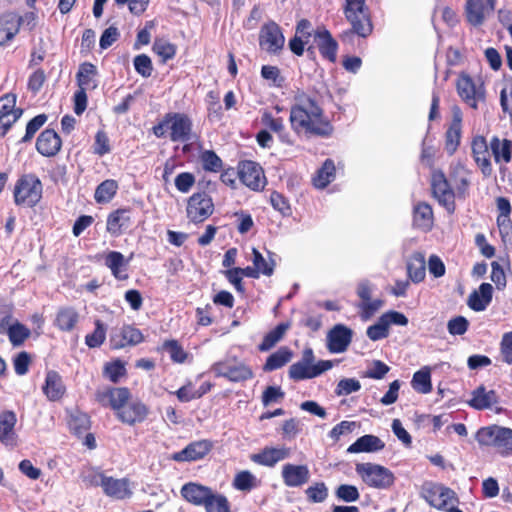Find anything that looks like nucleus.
<instances>
[{"label": "nucleus", "mask_w": 512, "mask_h": 512, "mask_svg": "<svg viewBox=\"0 0 512 512\" xmlns=\"http://www.w3.org/2000/svg\"><path fill=\"white\" fill-rule=\"evenodd\" d=\"M289 123L296 136L307 139L330 138L335 131L320 102L302 89L293 93Z\"/></svg>", "instance_id": "obj_1"}, {"label": "nucleus", "mask_w": 512, "mask_h": 512, "mask_svg": "<svg viewBox=\"0 0 512 512\" xmlns=\"http://www.w3.org/2000/svg\"><path fill=\"white\" fill-rule=\"evenodd\" d=\"M473 175V171L462 162L450 165L448 177L441 169L432 171L430 180L432 196L448 214L455 213L456 198L466 200L470 196Z\"/></svg>", "instance_id": "obj_2"}, {"label": "nucleus", "mask_w": 512, "mask_h": 512, "mask_svg": "<svg viewBox=\"0 0 512 512\" xmlns=\"http://www.w3.org/2000/svg\"><path fill=\"white\" fill-rule=\"evenodd\" d=\"M95 400L104 408H110L122 424L136 426L145 422L149 407L139 399H132L127 387H106L95 392Z\"/></svg>", "instance_id": "obj_3"}, {"label": "nucleus", "mask_w": 512, "mask_h": 512, "mask_svg": "<svg viewBox=\"0 0 512 512\" xmlns=\"http://www.w3.org/2000/svg\"><path fill=\"white\" fill-rule=\"evenodd\" d=\"M343 14L351 25L350 29L343 31L339 38L343 43H351L354 35L367 38L373 32V23L366 0H344Z\"/></svg>", "instance_id": "obj_4"}, {"label": "nucleus", "mask_w": 512, "mask_h": 512, "mask_svg": "<svg viewBox=\"0 0 512 512\" xmlns=\"http://www.w3.org/2000/svg\"><path fill=\"white\" fill-rule=\"evenodd\" d=\"M152 133L157 138L169 137L172 142H190L196 138L193 132V120L181 112H167L162 119L152 127Z\"/></svg>", "instance_id": "obj_5"}, {"label": "nucleus", "mask_w": 512, "mask_h": 512, "mask_svg": "<svg viewBox=\"0 0 512 512\" xmlns=\"http://www.w3.org/2000/svg\"><path fill=\"white\" fill-rule=\"evenodd\" d=\"M475 440L481 448L493 451L506 458L512 456V429L497 424L480 427Z\"/></svg>", "instance_id": "obj_6"}, {"label": "nucleus", "mask_w": 512, "mask_h": 512, "mask_svg": "<svg viewBox=\"0 0 512 512\" xmlns=\"http://www.w3.org/2000/svg\"><path fill=\"white\" fill-rule=\"evenodd\" d=\"M43 185L34 173L21 175L14 186L13 198L18 206L35 207L42 199Z\"/></svg>", "instance_id": "obj_7"}, {"label": "nucleus", "mask_w": 512, "mask_h": 512, "mask_svg": "<svg viewBox=\"0 0 512 512\" xmlns=\"http://www.w3.org/2000/svg\"><path fill=\"white\" fill-rule=\"evenodd\" d=\"M456 90L461 100L470 108L477 110L479 102L486 99L484 83L473 79L468 73L461 72L456 80Z\"/></svg>", "instance_id": "obj_8"}, {"label": "nucleus", "mask_w": 512, "mask_h": 512, "mask_svg": "<svg viewBox=\"0 0 512 512\" xmlns=\"http://www.w3.org/2000/svg\"><path fill=\"white\" fill-rule=\"evenodd\" d=\"M357 474L369 487L387 489L395 481L394 474L386 467L373 463H358L355 468Z\"/></svg>", "instance_id": "obj_9"}, {"label": "nucleus", "mask_w": 512, "mask_h": 512, "mask_svg": "<svg viewBox=\"0 0 512 512\" xmlns=\"http://www.w3.org/2000/svg\"><path fill=\"white\" fill-rule=\"evenodd\" d=\"M215 210L212 197L206 192H195L188 199L186 204V217L193 224H200L206 221Z\"/></svg>", "instance_id": "obj_10"}, {"label": "nucleus", "mask_w": 512, "mask_h": 512, "mask_svg": "<svg viewBox=\"0 0 512 512\" xmlns=\"http://www.w3.org/2000/svg\"><path fill=\"white\" fill-rule=\"evenodd\" d=\"M212 370L217 377H223L231 382H244L254 377L250 366L236 359H226L213 364Z\"/></svg>", "instance_id": "obj_11"}, {"label": "nucleus", "mask_w": 512, "mask_h": 512, "mask_svg": "<svg viewBox=\"0 0 512 512\" xmlns=\"http://www.w3.org/2000/svg\"><path fill=\"white\" fill-rule=\"evenodd\" d=\"M237 175L241 183L253 191L263 190L267 183L263 168L252 160L240 161Z\"/></svg>", "instance_id": "obj_12"}, {"label": "nucleus", "mask_w": 512, "mask_h": 512, "mask_svg": "<svg viewBox=\"0 0 512 512\" xmlns=\"http://www.w3.org/2000/svg\"><path fill=\"white\" fill-rule=\"evenodd\" d=\"M259 45L269 54L278 55L284 49L285 37L275 21L265 23L259 32Z\"/></svg>", "instance_id": "obj_13"}, {"label": "nucleus", "mask_w": 512, "mask_h": 512, "mask_svg": "<svg viewBox=\"0 0 512 512\" xmlns=\"http://www.w3.org/2000/svg\"><path fill=\"white\" fill-rule=\"evenodd\" d=\"M421 496L430 506L438 510L445 509L452 500L456 499V494L452 489L434 482L423 484Z\"/></svg>", "instance_id": "obj_14"}, {"label": "nucleus", "mask_w": 512, "mask_h": 512, "mask_svg": "<svg viewBox=\"0 0 512 512\" xmlns=\"http://www.w3.org/2000/svg\"><path fill=\"white\" fill-rule=\"evenodd\" d=\"M22 113L23 110L16 107L15 94L8 93L0 97V138L7 134Z\"/></svg>", "instance_id": "obj_15"}, {"label": "nucleus", "mask_w": 512, "mask_h": 512, "mask_svg": "<svg viewBox=\"0 0 512 512\" xmlns=\"http://www.w3.org/2000/svg\"><path fill=\"white\" fill-rule=\"evenodd\" d=\"M497 0H466L464 14L466 21L474 26H481L486 16L496 8Z\"/></svg>", "instance_id": "obj_16"}, {"label": "nucleus", "mask_w": 512, "mask_h": 512, "mask_svg": "<svg viewBox=\"0 0 512 512\" xmlns=\"http://www.w3.org/2000/svg\"><path fill=\"white\" fill-rule=\"evenodd\" d=\"M134 223L133 209L121 207L111 211L106 219V231L113 237L121 236Z\"/></svg>", "instance_id": "obj_17"}, {"label": "nucleus", "mask_w": 512, "mask_h": 512, "mask_svg": "<svg viewBox=\"0 0 512 512\" xmlns=\"http://www.w3.org/2000/svg\"><path fill=\"white\" fill-rule=\"evenodd\" d=\"M144 341V335L140 329L133 325H123L120 329L110 334V347L119 350L127 346H136Z\"/></svg>", "instance_id": "obj_18"}, {"label": "nucleus", "mask_w": 512, "mask_h": 512, "mask_svg": "<svg viewBox=\"0 0 512 512\" xmlns=\"http://www.w3.org/2000/svg\"><path fill=\"white\" fill-rule=\"evenodd\" d=\"M356 293L361 300L357 307L363 320L370 319L384 304V301L381 299H371L372 285L367 280L361 281L357 285Z\"/></svg>", "instance_id": "obj_19"}, {"label": "nucleus", "mask_w": 512, "mask_h": 512, "mask_svg": "<svg viewBox=\"0 0 512 512\" xmlns=\"http://www.w3.org/2000/svg\"><path fill=\"white\" fill-rule=\"evenodd\" d=\"M100 486L106 496L116 499L124 500L132 496L130 482L127 478L117 479L112 476H106L104 473H99Z\"/></svg>", "instance_id": "obj_20"}, {"label": "nucleus", "mask_w": 512, "mask_h": 512, "mask_svg": "<svg viewBox=\"0 0 512 512\" xmlns=\"http://www.w3.org/2000/svg\"><path fill=\"white\" fill-rule=\"evenodd\" d=\"M490 143L482 135H476L471 142V153L473 160L480 169L484 177H490L493 172L490 160Z\"/></svg>", "instance_id": "obj_21"}, {"label": "nucleus", "mask_w": 512, "mask_h": 512, "mask_svg": "<svg viewBox=\"0 0 512 512\" xmlns=\"http://www.w3.org/2000/svg\"><path fill=\"white\" fill-rule=\"evenodd\" d=\"M333 367L330 360H320L315 365L293 363L289 367V377L294 381L315 378Z\"/></svg>", "instance_id": "obj_22"}, {"label": "nucleus", "mask_w": 512, "mask_h": 512, "mask_svg": "<svg viewBox=\"0 0 512 512\" xmlns=\"http://www.w3.org/2000/svg\"><path fill=\"white\" fill-rule=\"evenodd\" d=\"M352 338V329L344 324H336L327 334V348L331 353H343L348 349Z\"/></svg>", "instance_id": "obj_23"}, {"label": "nucleus", "mask_w": 512, "mask_h": 512, "mask_svg": "<svg viewBox=\"0 0 512 512\" xmlns=\"http://www.w3.org/2000/svg\"><path fill=\"white\" fill-rule=\"evenodd\" d=\"M61 148L62 139L52 128L44 129L36 139L35 149L44 157H55L61 151Z\"/></svg>", "instance_id": "obj_24"}, {"label": "nucleus", "mask_w": 512, "mask_h": 512, "mask_svg": "<svg viewBox=\"0 0 512 512\" xmlns=\"http://www.w3.org/2000/svg\"><path fill=\"white\" fill-rule=\"evenodd\" d=\"M213 444L210 440H198L189 443L181 451L172 454L171 459L176 462H191L203 459L212 450Z\"/></svg>", "instance_id": "obj_25"}, {"label": "nucleus", "mask_w": 512, "mask_h": 512, "mask_svg": "<svg viewBox=\"0 0 512 512\" xmlns=\"http://www.w3.org/2000/svg\"><path fill=\"white\" fill-rule=\"evenodd\" d=\"M462 135V112L459 107L453 108L452 121L445 132L444 149L449 156L458 150Z\"/></svg>", "instance_id": "obj_26"}, {"label": "nucleus", "mask_w": 512, "mask_h": 512, "mask_svg": "<svg viewBox=\"0 0 512 512\" xmlns=\"http://www.w3.org/2000/svg\"><path fill=\"white\" fill-rule=\"evenodd\" d=\"M291 454L288 447L265 446L258 453L250 455V460L258 465L274 467L278 462L287 459Z\"/></svg>", "instance_id": "obj_27"}, {"label": "nucleus", "mask_w": 512, "mask_h": 512, "mask_svg": "<svg viewBox=\"0 0 512 512\" xmlns=\"http://www.w3.org/2000/svg\"><path fill=\"white\" fill-rule=\"evenodd\" d=\"M214 491L205 485L197 482L185 483L180 490L182 498L194 505L205 507Z\"/></svg>", "instance_id": "obj_28"}, {"label": "nucleus", "mask_w": 512, "mask_h": 512, "mask_svg": "<svg viewBox=\"0 0 512 512\" xmlns=\"http://www.w3.org/2000/svg\"><path fill=\"white\" fill-rule=\"evenodd\" d=\"M16 424L17 415L13 410L5 409L0 412V442L3 445L15 446L17 444Z\"/></svg>", "instance_id": "obj_29"}, {"label": "nucleus", "mask_w": 512, "mask_h": 512, "mask_svg": "<svg viewBox=\"0 0 512 512\" xmlns=\"http://www.w3.org/2000/svg\"><path fill=\"white\" fill-rule=\"evenodd\" d=\"M261 124L274 132L282 144L293 146L295 141L290 132L286 129L284 119L282 117H274L267 110L261 113Z\"/></svg>", "instance_id": "obj_30"}, {"label": "nucleus", "mask_w": 512, "mask_h": 512, "mask_svg": "<svg viewBox=\"0 0 512 512\" xmlns=\"http://www.w3.org/2000/svg\"><path fill=\"white\" fill-rule=\"evenodd\" d=\"M282 479L287 487H301L310 478V471L306 465L285 464L282 467Z\"/></svg>", "instance_id": "obj_31"}, {"label": "nucleus", "mask_w": 512, "mask_h": 512, "mask_svg": "<svg viewBox=\"0 0 512 512\" xmlns=\"http://www.w3.org/2000/svg\"><path fill=\"white\" fill-rule=\"evenodd\" d=\"M499 402V397L495 390H487L486 387L481 384L471 392V399L467 401V404L479 411H483L491 408L493 405Z\"/></svg>", "instance_id": "obj_32"}, {"label": "nucleus", "mask_w": 512, "mask_h": 512, "mask_svg": "<svg viewBox=\"0 0 512 512\" xmlns=\"http://www.w3.org/2000/svg\"><path fill=\"white\" fill-rule=\"evenodd\" d=\"M317 47L320 55L331 63L337 59L338 43L327 29L317 30L315 33Z\"/></svg>", "instance_id": "obj_33"}, {"label": "nucleus", "mask_w": 512, "mask_h": 512, "mask_svg": "<svg viewBox=\"0 0 512 512\" xmlns=\"http://www.w3.org/2000/svg\"><path fill=\"white\" fill-rule=\"evenodd\" d=\"M42 391L50 401H58L64 396L66 387L61 375L57 371H47Z\"/></svg>", "instance_id": "obj_34"}, {"label": "nucleus", "mask_w": 512, "mask_h": 512, "mask_svg": "<svg viewBox=\"0 0 512 512\" xmlns=\"http://www.w3.org/2000/svg\"><path fill=\"white\" fill-rule=\"evenodd\" d=\"M434 225L433 209L426 202H419L413 208V226L421 231L429 232Z\"/></svg>", "instance_id": "obj_35"}, {"label": "nucleus", "mask_w": 512, "mask_h": 512, "mask_svg": "<svg viewBox=\"0 0 512 512\" xmlns=\"http://www.w3.org/2000/svg\"><path fill=\"white\" fill-rule=\"evenodd\" d=\"M490 150L496 164H508L512 159V140L493 136L490 140Z\"/></svg>", "instance_id": "obj_36"}, {"label": "nucleus", "mask_w": 512, "mask_h": 512, "mask_svg": "<svg viewBox=\"0 0 512 512\" xmlns=\"http://www.w3.org/2000/svg\"><path fill=\"white\" fill-rule=\"evenodd\" d=\"M98 70L91 62H83L79 65L76 73V82L78 88L93 90L98 86Z\"/></svg>", "instance_id": "obj_37"}, {"label": "nucleus", "mask_w": 512, "mask_h": 512, "mask_svg": "<svg viewBox=\"0 0 512 512\" xmlns=\"http://www.w3.org/2000/svg\"><path fill=\"white\" fill-rule=\"evenodd\" d=\"M79 322V313L74 307H60L56 312L54 325L62 332H71Z\"/></svg>", "instance_id": "obj_38"}, {"label": "nucleus", "mask_w": 512, "mask_h": 512, "mask_svg": "<svg viewBox=\"0 0 512 512\" xmlns=\"http://www.w3.org/2000/svg\"><path fill=\"white\" fill-rule=\"evenodd\" d=\"M493 287L490 283H482L478 291H473L468 298V306L476 312L483 311L491 303Z\"/></svg>", "instance_id": "obj_39"}, {"label": "nucleus", "mask_w": 512, "mask_h": 512, "mask_svg": "<svg viewBox=\"0 0 512 512\" xmlns=\"http://www.w3.org/2000/svg\"><path fill=\"white\" fill-rule=\"evenodd\" d=\"M129 259H125L124 255L119 251H109L105 255V265L110 269L112 275L117 280L128 279L126 273Z\"/></svg>", "instance_id": "obj_40"}, {"label": "nucleus", "mask_w": 512, "mask_h": 512, "mask_svg": "<svg viewBox=\"0 0 512 512\" xmlns=\"http://www.w3.org/2000/svg\"><path fill=\"white\" fill-rule=\"evenodd\" d=\"M385 443L378 437L372 434H366L359 437L352 443L348 449V453H371L383 450Z\"/></svg>", "instance_id": "obj_41"}, {"label": "nucleus", "mask_w": 512, "mask_h": 512, "mask_svg": "<svg viewBox=\"0 0 512 512\" xmlns=\"http://www.w3.org/2000/svg\"><path fill=\"white\" fill-rule=\"evenodd\" d=\"M407 273L409 279L414 283H420L426 276L425 257L420 252L413 253L407 262Z\"/></svg>", "instance_id": "obj_42"}, {"label": "nucleus", "mask_w": 512, "mask_h": 512, "mask_svg": "<svg viewBox=\"0 0 512 512\" xmlns=\"http://www.w3.org/2000/svg\"><path fill=\"white\" fill-rule=\"evenodd\" d=\"M119 189L118 182L114 179L102 181L95 189L94 200L98 204L109 203L117 194Z\"/></svg>", "instance_id": "obj_43"}, {"label": "nucleus", "mask_w": 512, "mask_h": 512, "mask_svg": "<svg viewBox=\"0 0 512 512\" xmlns=\"http://www.w3.org/2000/svg\"><path fill=\"white\" fill-rule=\"evenodd\" d=\"M335 172L334 161L326 159L313 178L314 186L321 189L327 187L334 180Z\"/></svg>", "instance_id": "obj_44"}, {"label": "nucleus", "mask_w": 512, "mask_h": 512, "mask_svg": "<svg viewBox=\"0 0 512 512\" xmlns=\"http://www.w3.org/2000/svg\"><path fill=\"white\" fill-rule=\"evenodd\" d=\"M292 358V352L288 347H281L266 359L263 370L270 372L286 365Z\"/></svg>", "instance_id": "obj_45"}, {"label": "nucleus", "mask_w": 512, "mask_h": 512, "mask_svg": "<svg viewBox=\"0 0 512 512\" xmlns=\"http://www.w3.org/2000/svg\"><path fill=\"white\" fill-rule=\"evenodd\" d=\"M290 328L289 322L279 323L274 329L269 331L264 337L258 348L260 351H268L273 348L285 335Z\"/></svg>", "instance_id": "obj_46"}, {"label": "nucleus", "mask_w": 512, "mask_h": 512, "mask_svg": "<svg viewBox=\"0 0 512 512\" xmlns=\"http://www.w3.org/2000/svg\"><path fill=\"white\" fill-rule=\"evenodd\" d=\"M411 385L415 391L421 394H428L432 391L431 370L428 366L416 371L411 380Z\"/></svg>", "instance_id": "obj_47"}, {"label": "nucleus", "mask_w": 512, "mask_h": 512, "mask_svg": "<svg viewBox=\"0 0 512 512\" xmlns=\"http://www.w3.org/2000/svg\"><path fill=\"white\" fill-rule=\"evenodd\" d=\"M232 485L236 490L249 492L260 485V480L250 471L242 470L235 475Z\"/></svg>", "instance_id": "obj_48"}, {"label": "nucleus", "mask_w": 512, "mask_h": 512, "mask_svg": "<svg viewBox=\"0 0 512 512\" xmlns=\"http://www.w3.org/2000/svg\"><path fill=\"white\" fill-rule=\"evenodd\" d=\"M152 51L161 58L162 63H166L175 57L177 46L164 38H155Z\"/></svg>", "instance_id": "obj_49"}, {"label": "nucleus", "mask_w": 512, "mask_h": 512, "mask_svg": "<svg viewBox=\"0 0 512 512\" xmlns=\"http://www.w3.org/2000/svg\"><path fill=\"white\" fill-rule=\"evenodd\" d=\"M127 370L125 363L120 359L105 363L103 367V376L112 383H118L120 379L126 376Z\"/></svg>", "instance_id": "obj_50"}, {"label": "nucleus", "mask_w": 512, "mask_h": 512, "mask_svg": "<svg viewBox=\"0 0 512 512\" xmlns=\"http://www.w3.org/2000/svg\"><path fill=\"white\" fill-rule=\"evenodd\" d=\"M7 335L13 347H19L30 337V330L22 323L16 322L8 327Z\"/></svg>", "instance_id": "obj_51"}, {"label": "nucleus", "mask_w": 512, "mask_h": 512, "mask_svg": "<svg viewBox=\"0 0 512 512\" xmlns=\"http://www.w3.org/2000/svg\"><path fill=\"white\" fill-rule=\"evenodd\" d=\"M207 117L211 121H219L223 118V108L220 104V97L216 91H209L206 95Z\"/></svg>", "instance_id": "obj_52"}, {"label": "nucleus", "mask_w": 512, "mask_h": 512, "mask_svg": "<svg viewBox=\"0 0 512 512\" xmlns=\"http://www.w3.org/2000/svg\"><path fill=\"white\" fill-rule=\"evenodd\" d=\"M202 168L206 172L218 173L222 171L223 161L213 150H205L200 154Z\"/></svg>", "instance_id": "obj_53"}, {"label": "nucleus", "mask_w": 512, "mask_h": 512, "mask_svg": "<svg viewBox=\"0 0 512 512\" xmlns=\"http://www.w3.org/2000/svg\"><path fill=\"white\" fill-rule=\"evenodd\" d=\"M162 348L169 353L170 359L174 363L183 364L188 358V353L183 349L178 340H166L164 341Z\"/></svg>", "instance_id": "obj_54"}, {"label": "nucleus", "mask_w": 512, "mask_h": 512, "mask_svg": "<svg viewBox=\"0 0 512 512\" xmlns=\"http://www.w3.org/2000/svg\"><path fill=\"white\" fill-rule=\"evenodd\" d=\"M94 325V331L85 336V344L89 348L100 347L106 339V326L104 323L100 319H96Z\"/></svg>", "instance_id": "obj_55"}, {"label": "nucleus", "mask_w": 512, "mask_h": 512, "mask_svg": "<svg viewBox=\"0 0 512 512\" xmlns=\"http://www.w3.org/2000/svg\"><path fill=\"white\" fill-rule=\"evenodd\" d=\"M48 116L46 114H38L33 117L26 125L24 136L21 138L20 143H29L40 130V128L47 122Z\"/></svg>", "instance_id": "obj_56"}, {"label": "nucleus", "mask_w": 512, "mask_h": 512, "mask_svg": "<svg viewBox=\"0 0 512 512\" xmlns=\"http://www.w3.org/2000/svg\"><path fill=\"white\" fill-rule=\"evenodd\" d=\"M19 31V25L13 19L0 18V45L6 44Z\"/></svg>", "instance_id": "obj_57"}, {"label": "nucleus", "mask_w": 512, "mask_h": 512, "mask_svg": "<svg viewBox=\"0 0 512 512\" xmlns=\"http://www.w3.org/2000/svg\"><path fill=\"white\" fill-rule=\"evenodd\" d=\"M252 255V262L255 269H257L260 274H263L265 276H271L274 272V261H266L261 252L256 248L252 249Z\"/></svg>", "instance_id": "obj_58"}, {"label": "nucleus", "mask_w": 512, "mask_h": 512, "mask_svg": "<svg viewBox=\"0 0 512 512\" xmlns=\"http://www.w3.org/2000/svg\"><path fill=\"white\" fill-rule=\"evenodd\" d=\"M135 71L143 78H149L153 72V63L146 54L136 55L133 59Z\"/></svg>", "instance_id": "obj_59"}, {"label": "nucleus", "mask_w": 512, "mask_h": 512, "mask_svg": "<svg viewBox=\"0 0 512 512\" xmlns=\"http://www.w3.org/2000/svg\"><path fill=\"white\" fill-rule=\"evenodd\" d=\"M308 501L312 503L323 502L328 496V489L324 482H316L305 490Z\"/></svg>", "instance_id": "obj_60"}, {"label": "nucleus", "mask_w": 512, "mask_h": 512, "mask_svg": "<svg viewBox=\"0 0 512 512\" xmlns=\"http://www.w3.org/2000/svg\"><path fill=\"white\" fill-rule=\"evenodd\" d=\"M206 512H230V505L226 496L213 492L212 497L204 507Z\"/></svg>", "instance_id": "obj_61"}, {"label": "nucleus", "mask_w": 512, "mask_h": 512, "mask_svg": "<svg viewBox=\"0 0 512 512\" xmlns=\"http://www.w3.org/2000/svg\"><path fill=\"white\" fill-rule=\"evenodd\" d=\"M366 334L372 341H377L386 338L389 335L388 323L384 317H380L377 323L367 328Z\"/></svg>", "instance_id": "obj_62"}, {"label": "nucleus", "mask_w": 512, "mask_h": 512, "mask_svg": "<svg viewBox=\"0 0 512 512\" xmlns=\"http://www.w3.org/2000/svg\"><path fill=\"white\" fill-rule=\"evenodd\" d=\"M196 177L191 172H181L174 179L176 189L183 194L189 193L194 187Z\"/></svg>", "instance_id": "obj_63"}, {"label": "nucleus", "mask_w": 512, "mask_h": 512, "mask_svg": "<svg viewBox=\"0 0 512 512\" xmlns=\"http://www.w3.org/2000/svg\"><path fill=\"white\" fill-rule=\"evenodd\" d=\"M111 145L107 133L104 130H98L95 134L93 144V153L100 157L110 153Z\"/></svg>", "instance_id": "obj_64"}]
</instances>
